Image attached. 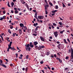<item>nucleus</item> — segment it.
<instances>
[{
    "label": "nucleus",
    "mask_w": 73,
    "mask_h": 73,
    "mask_svg": "<svg viewBox=\"0 0 73 73\" xmlns=\"http://www.w3.org/2000/svg\"><path fill=\"white\" fill-rule=\"evenodd\" d=\"M9 38H8V37H7L6 38V40H9Z\"/></svg>",
    "instance_id": "nucleus-49"
},
{
    "label": "nucleus",
    "mask_w": 73,
    "mask_h": 73,
    "mask_svg": "<svg viewBox=\"0 0 73 73\" xmlns=\"http://www.w3.org/2000/svg\"><path fill=\"white\" fill-rule=\"evenodd\" d=\"M38 17L39 20H41V19H43V18H44V17L42 16H38Z\"/></svg>",
    "instance_id": "nucleus-5"
},
{
    "label": "nucleus",
    "mask_w": 73,
    "mask_h": 73,
    "mask_svg": "<svg viewBox=\"0 0 73 73\" xmlns=\"http://www.w3.org/2000/svg\"><path fill=\"white\" fill-rule=\"evenodd\" d=\"M19 59H22V58H23L20 56L19 57Z\"/></svg>",
    "instance_id": "nucleus-62"
},
{
    "label": "nucleus",
    "mask_w": 73,
    "mask_h": 73,
    "mask_svg": "<svg viewBox=\"0 0 73 73\" xmlns=\"http://www.w3.org/2000/svg\"><path fill=\"white\" fill-rule=\"evenodd\" d=\"M44 69H47L48 68H47V67H44Z\"/></svg>",
    "instance_id": "nucleus-57"
},
{
    "label": "nucleus",
    "mask_w": 73,
    "mask_h": 73,
    "mask_svg": "<svg viewBox=\"0 0 73 73\" xmlns=\"http://www.w3.org/2000/svg\"><path fill=\"white\" fill-rule=\"evenodd\" d=\"M28 68H25V71H26V72H27V70H28Z\"/></svg>",
    "instance_id": "nucleus-51"
},
{
    "label": "nucleus",
    "mask_w": 73,
    "mask_h": 73,
    "mask_svg": "<svg viewBox=\"0 0 73 73\" xmlns=\"http://www.w3.org/2000/svg\"><path fill=\"white\" fill-rule=\"evenodd\" d=\"M7 6L9 7H10L11 8V6L9 5V1H8L7 2Z\"/></svg>",
    "instance_id": "nucleus-14"
},
{
    "label": "nucleus",
    "mask_w": 73,
    "mask_h": 73,
    "mask_svg": "<svg viewBox=\"0 0 73 73\" xmlns=\"http://www.w3.org/2000/svg\"><path fill=\"white\" fill-rule=\"evenodd\" d=\"M56 43L58 44H60V42L59 41H57L56 42Z\"/></svg>",
    "instance_id": "nucleus-58"
},
{
    "label": "nucleus",
    "mask_w": 73,
    "mask_h": 73,
    "mask_svg": "<svg viewBox=\"0 0 73 73\" xmlns=\"http://www.w3.org/2000/svg\"><path fill=\"white\" fill-rule=\"evenodd\" d=\"M23 28H24L25 29V30H27V28L25 26H24Z\"/></svg>",
    "instance_id": "nucleus-30"
},
{
    "label": "nucleus",
    "mask_w": 73,
    "mask_h": 73,
    "mask_svg": "<svg viewBox=\"0 0 73 73\" xmlns=\"http://www.w3.org/2000/svg\"><path fill=\"white\" fill-rule=\"evenodd\" d=\"M44 1L45 2L46 4H48V2H47V1L46 0H44Z\"/></svg>",
    "instance_id": "nucleus-37"
},
{
    "label": "nucleus",
    "mask_w": 73,
    "mask_h": 73,
    "mask_svg": "<svg viewBox=\"0 0 73 73\" xmlns=\"http://www.w3.org/2000/svg\"><path fill=\"white\" fill-rule=\"evenodd\" d=\"M8 32L10 34L11 33V31H10V29H9L8 30Z\"/></svg>",
    "instance_id": "nucleus-26"
},
{
    "label": "nucleus",
    "mask_w": 73,
    "mask_h": 73,
    "mask_svg": "<svg viewBox=\"0 0 73 73\" xmlns=\"http://www.w3.org/2000/svg\"><path fill=\"white\" fill-rule=\"evenodd\" d=\"M54 57H57V56L56 55V54H55L54 55Z\"/></svg>",
    "instance_id": "nucleus-63"
},
{
    "label": "nucleus",
    "mask_w": 73,
    "mask_h": 73,
    "mask_svg": "<svg viewBox=\"0 0 73 73\" xmlns=\"http://www.w3.org/2000/svg\"><path fill=\"white\" fill-rule=\"evenodd\" d=\"M40 38L41 41H43V42H45V40H44V37H42V36H41L40 37Z\"/></svg>",
    "instance_id": "nucleus-7"
},
{
    "label": "nucleus",
    "mask_w": 73,
    "mask_h": 73,
    "mask_svg": "<svg viewBox=\"0 0 73 73\" xmlns=\"http://www.w3.org/2000/svg\"><path fill=\"white\" fill-rule=\"evenodd\" d=\"M35 15L36 16H37V12H36Z\"/></svg>",
    "instance_id": "nucleus-47"
},
{
    "label": "nucleus",
    "mask_w": 73,
    "mask_h": 73,
    "mask_svg": "<svg viewBox=\"0 0 73 73\" xmlns=\"http://www.w3.org/2000/svg\"><path fill=\"white\" fill-rule=\"evenodd\" d=\"M33 44V43L32 42H30L29 43L30 46L31 48H33V47H34V45L32 44Z\"/></svg>",
    "instance_id": "nucleus-6"
},
{
    "label": "nucleus",
    "mask_w": 73,
    "mask_h": 73,
    "mask_svg": "<svg viewBox=\"0 0 73 73\" xmlns=\"http://www.w3.org/2000/svg\"><path fill=\"white\" fill-rule=\"evenodd\" d=\"M70 49L71 51V56L72 59H73L72 60H71V61H72V62H73V48H71Z\"/></svg>",
    "instance_id": "nucleus-2"
},
{
    "label": "nucleus",
    "mask_w": 73,
    "mask_h": 73,
    "mask_svg": "<svg viewBox=\"0 0 73 73\" xmlns=\"http://www.w3.org/2000/svg\"><path fill=\"white\" fill-rule=\"evenodd\" d=\"M40 63L41 64H42L44 63V61L42 60L40 62Z\"/></svg>",
    "instance_id": "nucleus-29"
},
{
    "label": "nucleus",
    "mask_w": 73,
    "mask_h": 73,
    "mask_svg": "<svg viewBox=\"0 0 73 73\" xmlns=\"http://www.w3.org/2000/svg\"><path fill=\"white\" fill-rule=\"evenodd\" d=\"M51 57L52 58H54V56H53L52 55H51Z\"/></svg>",
    "instance_id": "nucleus-56"
},
{
    "label": "nucleus",
    "mask_w": 73,
    "mask_h": 73,
    "mask_svg": "<svg viewBox=\"0 0 73 73\" xmlns=\"http://www.w3.org/2000/svg\"><path fill=\"white\" fill-rule=\"evenodd\" d=\"M29 31H30L29 29H27V33H29Z\"/></svg>",
    "instance_id": "nucleus-42"
},
{
    "label": "nucleus",
    "mask_w": 73,
    "mask_h": 73,
    "mask_svg": "<svg viewBox=\"0 0 73 73\" xmlns=\"http://www.w3.org/2000/svg\"><path fill=\"white\" fill-rule=\"evenodd\" d=\"M46 54L47 56H49L50 54V53L48 52H47Z\"/></svg>",
    "instance_id": "nucleus-17"
},
{
    "label": "nucleus",
    "mask_w": 73,
    "mask_h": 73,
    "mask_svg": "<svg viewBox=\"0 0 73 73\" xmlns=\"http://www.w3.org/2000/svg\"><path fill=\"white\" fill-rule=\"evenodd\" d=\"M57 47H58V49H61V46H57Z\"/></svg>",
    "instance_id": "nucleus-33"
},
{
    "label": "nucleus",
    "mask_w": 73,
    "mask_h": 73,
    "mask_svg": "<svg viewBox=\"0 0 73 73\" xmlns=\"http://www.w3.org/2000/svg\"><path fill=\"white\" fill-rule=\"evenodd\" d=\"M58 24H59V25H62V23H61V22H59L58 23Z\"/></svg>",
    "instance_id": "nucleus-34"
},
{
    "label": "nucleus",
    "mask_w": 73,
    "mask_h": 73,
    "mask_svg": "<svg viewBox=\"0 0 73 73\" xmlns=\"http://www.w3.org/2000/svg\"><path fill=\"white\" fill-rule=\"evenodd\" d=\"M38 25V23H34L33 24V26H34L35 27H36V26Z\"/></svg>",
    "instance_id": "nucleus-10"
},
{
    "label": "nucleus",
    "mask_w": 73,
    "mask_h": 73,
    "mask_svg": "<svg viewBox=\"0 0 73 73\" xmlns=\"http://www.w3.org/2000/svg\"><path fill=\"white\" fill-rule=\"evenodd\" d=\"M18 31L19 32V33L20 34H21H21H22V31H21V30L20 29Z\"/></svg>",
    "instance_id": "nucleus-11"
},
{
    "label": "nucleus",
    "mask_w": 73,
    "mask_h": 73,
    "mask_svg": "<svg viewBox=\"0 0 73 73\" xmlns=\"http://www.w3.org/2000/svg\"><path fill=\"white\" fill-rule=\"evenodd\" d=\"M65 31L64 30L60 32V34H63V32H65Z\"/></svg>",
    "instance_id": "nucleus-13"
},
{
    "label": "nucleus",
    "mask_w": 73,
    "mask_h": 73,
    "mask_svg": "<svg viewBox=\"0 0 73 73\" xmlns=\"http://www.w3.org/2000/svg\"><path fill=\"white\" fill-rule=\"evenodd\" d=\"M35 48L36 50L38 49V50H39L41 49H42V48H45V46H39V47L38 46H35Z\"/></svg>",
    "instance_id": "nucleus-1"
},
{
    "label": "nucleus",
    "mask_w": 73,
    "mask_h": 73,
    "mask_svg": "<svg viewBox=\"0 0 73 73\" xmlns=\"http://www.w3.org/2000/svg\"><path fill=\"white\" fill-rule=\"evenodd\" d=\"M42 21L41 20H40V23H42Z\"/></svg>",
    "instance_id": "nucleus-64"
},
{
    "label": "nucleus",
    "mask_w": 73,
    "mask_h": 73,
    "mask_svg": "<svg viewBox=\"0 0 73 73\" xmlns=\"http://www.w3.org/2000/svg\"><path fill=\"white\" fill-rule=\"evenodd\" d=\"M14 4H15V3H14L13 2H12L11 3V5H14Z\"/></svg>",
    "instance_id": "nucleus-41"
},
{
    "label": "nucleus",
    "mask_w": 73,
    "mask_h": 73,
    "mask_svg": "<svg viewBox=\"0 0 73 73\" xmlns=\"http://www.w3.org/2000/svg\"><path fill=\"white\" fill-rule=\"evenodd\" d=\"M59 61V62H60V63H62V60H61L60 59Z\"/></svg>",
    "instance_id": "nucleus-35"
},
{
    "label": "nucleus",
    "mask_w": 73,
    "mask_h": 73,
    "mask_svg": "<svg viewBox=\"0 0 73 73\" xmlns=\"http://www.w3.org/2000/svg\"><path fill=\"white\" fill-rule=\"evenodd\" d=\"M55 9H58V7L57 5L55 6Z\"/></svg>",
    "instance_id": "nucleus-27"
},
{
    "label": "nucleus",
    "mask_w": 73,
    "mask_h": 73,
    "mask_svg": "<svg viewBox=\"0 0 73 73\" xmlns=\"http://www.w3.org/2000/svg\"><path fill=\"white\" fill-rule=\"evenodd\" d=\"M49 4H50L51 6H53V4L51 2H49Z\"/></svg>",
    "instance_id": "nucleus-24"
},
{
    "label": "nucleus",
    "mask_w": 73,
    "mask_h": 73,
    "mask_svg": "<svg viewBox=\"0 0 73 73\" xmlns=\"http://www.w3.org/2000/svg\"><path fill=\"white\" fill-rule=\"evenodd\" d=\"M2 66H3V67H4V68H7V66H6L4 64H3L2 65Z\"/></svg>",
    "instance_id": "nucleus-25"
},
{
    "label": "nucleus",
    "mask_w": 73,
    "mask_h": 73,
    "mask_svg": "<svg viewBox=\"0 0 73 73\" xmlns=\"http://www.w3.org/2000/svg\"><path fill=\"white\" fill-rule=\"evenodd\" d=\"M3 20V18H2V17H1V19H0V20Z\"/></svg>",
    "instance_id": "nucleus-55"
},
{
    "label": "nucleus",
    "mask_w": 73,
    "mask_h": 73,
    "mask_svg": "<svg viewBox=\"0 0 73 73\" xmlns=\"http://www.w3.org/2000/svg\"><path fill=\"white\" fill-rule=\"evenodd\" d=\"M5 17H6V16H3L2 17V19H3V20H5Z\"/></svg>",
    "instance_id": "nucleus-23"
},
{
    "label": "nucleus",
    "mask_w": 73,
    "mask_h": 73,
    "mask_svg": "<svg viewBox=\"0 0 73 73\" xmlns=\"http://www.w3.org/2000/svg\"><path fill=\"white\" fill-rule=\"evenodd\" d=\"M18 11H15V14H17V13H18Z\"/></svg>",
    "instance_id": "nucleus-22"
},
{
    "label": "nucleus",
    "mask_w": 73,
    "mask_h": 73,
    "mask_svg": "<svg viewBox=\"0 0 73 73\" xmlns=\"http://www.w3.org/2000/svg\"><path fill=\"white\" fill-rule=\"evenodd\" d=\"M71 52V51H70V49H68V53H70Z\"/></svg>",
    "instance_id": "nucleus-39"
},
{
    "label": "nucleus",
    "mask_w": 73,
    "mask_h": 73,
    "mask_svg": "<svg viewBox=\"0 0 73 73\" xmlns=\"http://www.w3.org/2000/svg\"><path fill=\"white\" fill-rule=\"evenodd\" d=\"M58 32L57 31H55L54 33V34L56 37H57L58 36Z\"/></svg>",
    "instance_id": "nucleus-4"
},
{
    "label": "nucleus",
    "mask_w": 73,
    "mask_h": 73,
    "mask_svg": "<svg viewBox=\"0 0 73 73\" xmlns=\"http://www.w3.org/2000/svg\"><path fill=\"white\" fill-rule=\"evenodd\" d=\"M12 42L11 41V42H10V44H9L8 45H9V46H11V45H12Z\"/></svg>",
    "instance_id": "nucleus-21"
},
{
    "label": "nucleus",
    "mask_w": 73,
    "mask_h": 73,
    "mask_svg": "<svg viewBox=\"0 0 73 73\" xmlns=\"http://www.w3.org/2000/svg\"><path fill=\"white\" fill-rule=\"evenodd\" d=\"M64 42H65L66 44H67L68 42H66V39H64Z\"/></svg>",
    "instance_id": "nucleus-16"
},
{
    "label": "nucleus",
    "mask_w": 73,
    "mask_h": 73,
    "mask_svg": "<svg viewBox=\"0 0 73 73\" xmlns=\"http://www.w3.org/2000/svg\"><path fill=\"white\" fill-rule=\"evenodd\" d=\"M53 25H54V26H57V24L54 23H53Z\"/></svg>",
    "instance_id": "nucleus-31"
},
{
    "label": "nucleus",
    "mask_w": 73,
    "mask_h": 73,
    "mask_svg": "<svg viewBox=\"0 0 73 73\" xmlns=\"http://www.w3.org/2000/svg\"><path fill=\"white\" fill-rule=\"evenodd\" d=\"M5 60H6L7 62H9V60H8V59H5Z\"/></svg>",
    "instance_id": "nucleus-45"
},
{
    "label": "nucleus",
    "mask_w": 73,
    "mask_h": 73,
    "mask_svg": "<svg viewBox=\"0 0 73 73\" xmlns=\"http://www.w3.org/2000/svg\"><path fill=\"white\" fill-rule=\"evenodd\" d=\"M12 36H13V37H15V34L14 33H13V34Z\"/></svg>",
    "instance_id": "nucleus-54"
},
{
    "label": "nucleus",
    "mask_w": 73,
    "mask_h": 73,
    "mask_svg": "<svg viewBox=\"0 0 73 73\" xmlns=\"http://www.w3.org/2000/svg\"><path fill=\"white\" fill-rule=\"evenodd\" d=\"M44 7L48 8V7H49V5H46L44 6Z\"/></svg>",
    "instance_id": "nucleus-20"
},
{
    "label": "nucleus",
    "mask_w": 73,
    "mask_h": 73,
    "mask_svg": "<svg viewBox=\"0 0 73 73\" xmlns=\"http://www.w3.org/2000/svg\"><path fill=\"white\" fill-rule=\"evenodd\" d=\"M57 11V10H55L54 11V13H56V12Z\"/></svg>",
    "instance_id": "nucleus-60"
},
{
    "label": "nucleus",
    "mask_w": 73,
    "mask_h": 73,
    "mask_svg": "<svg viewBox=\"0 0 73 73\" xmlns=\"http://www.w3.org/2000/svg\"><path fill=\"white\" fill-rule=\"evenodd\" d=\"M29 46H30V45H29V44H28L26 45V47H27V48H29Z\"/></svg>",
    "instance_id": "nucleus-15"
},
{
    "label": "nucleus",
    "mask_w": 73,
    "mask_h": 73,
    "mask_svg": "<svg viewBox=\"0 0 73 73\" xmlns=\"http://www.w3.org/2000/svg\"><path fill=\"white\" fill-rule=\"evenodd\" d=\"M20 25L21 27H23V28L24 26V24H23V23H20Z\"/></svg>",
    "instance_id": "nucleus-9"
},
{
    "label": "nucleus",
    "mask_w": 73,
    "mask_h": 73,
    "mask_svg": "<svg viewBox=\"0 0 73 73\" xmlns=\"http://www.w3.org/2000/svg\"><path fill=\"white\" fill-rule=\"evenodd\" d=\"M21 2L22 3V4H24L25 3V2L24 1V0H23L22 1H21Z\"/></svg>",
    "instance_id": "nucleus-12"
},
{
    "label": "nucleus",
    "mask_w": 73,
    "mask_h": 73,
    "mask_svg": "<svg viewBox=\"0 0 73 73\" xmlns=\"http://www.w3.org/2000/svg\"><path fill=\"white\" fill-rule=\"evenodd\" d=\"M33 36H36L37 35L35 34H33Z\"/></svg>",
    "instance_id": "nucleus-40"
},
{
    "label": "nucleus",
    "mask_w": 73,
    "mask_h": 73,
    "mask_svg": "<svg viewBox=\"0 0 73 73\" xmlns=\"http://www.w3.org/2000/svg\"><path fill=\"white\" fill-rule=\"evenodd\" d=\"M56 59H57V60H59L60 59L59 58H56Z\"/></svg>",
    "instance_id": "nucleus-59"
},
{
    "label": "nucleus",
    "mask_w": 73,
    "mask_h": 73,
    "mask_svg": "<svg viewBox=\"0 0 73 73\" xmlns=\"http://www.w3.org/2000/svg\"><path fill=\"white\" fill-rule=\"evenodd\" d=\"M14 9L15 10V11H17V9L16 8H14Z\"/></svg>",
    "instance_id": "nucleus-48"
},
{
    "label": "nucleus",
    "mask_w": 73,
    "mask_h": 73,
    "mask_svg": "<svg viewBox=\"0 0 73 73\" xmlns=\"http://www.w3.org/2000/svg\"><path fill=\"white\" fill-rule=\"evenodd\" d=\"M67 41H68L69 42H70V40H69V38H68L67 39Z\"/></svg>",
    "instance_id": "nucleus-53"
},
{
    "label": "nucleus",
    "mask_w": 73,
    "mask_h": 73,
    "mask_svg": "<svg viewBox=\"0 0 73 73\" xmlns=\"http://www.w3.org/2000/svg\"><path fill=\"white\" fill-rule=\"evenodd\" d=\"M0 62L1 64H2L3 63V60H0Z\"/></svg>",
    "instance_id": "nucleus-46"
},
{
    "label": "nucleus",
    "mask_w": 73,
    "mask_h": 73,
    "mask_svg": "<svg viewBox=\"0 0 73 73\" xmlns=\"http://www.w3.org/2000/svg\"><path fill=\"white\" fill-rule=\"evenodd\" d=\"M68 58H69V56H66V59L67 60V59H68Z\"/></svg>",
    "instance_id": "nucleus-52"
},
{
    "label": "nucleus",
    "mask_w": 73,
    "mask_h": 73,
    "mask_svg": "<svg viewBox=\"0 0 73 73\" xmlns=\"http://www.w3.org/2000/svg\"><path fill=\"white\" fill-rule=\"evenodd\" d=\"M45 14L46 15H48V12L47 11V10H45Z\"/></svg>",
    "instance_id": "nucleus-36"
},
{
    "label": "nucleus",
    "mask_w": 73,
    "mask_h": 73,
    "mask_svg": "<svg viewBox=\"0 0 73 73\" xmlns=\"http://www.w3.org/2000/svg\"><path fill=\"white\" fill-rule=\"evenodd\" d=\"M26 58L27 59H28V58H29V55H27L26 56Z\"/></svg>",
    "instance_id": "nucleus-19"
},
{
    "label": "nucleus",
    "mask_w": 73,
    "mask_h": 73,
    "mask_svg": "<svg viewBox=\"0 0 73 73\" xmlns=\"http://www.w3.org/2000/svg\"><path fill=\"white\" fill-rule=\"evenodd\" d=\"M62 4H63V7H66V6L65 5V4H64L63 3H62Z\"/></svg>",
    "instance_id": "nucleus-32"
},
{
    "label": "nucleus",
    "mask_w": 73,
    "mask_h": 73,
    "mask_svg": "<svg viewBox=\"0 0 73 73\" xmlns=\"http://www.w3.org/2000/svg\"><path fill=\"white\" fill-rule=\"evenodd\" d=\"M13 64H10V66H13Z\"/></svg>",
    "instance_id": "nucleus-38"
},
{
    "label": "nucleus",
    "mask_w": 73,
    "mask_h": 73,
    "mask_svg": "<svg viewBox=\"0 0 73 73\" xmlns=\"http://www.w3.org/2000/svg\"><path fill=\"white\" fill-rule=\"evenodd\" d=\"M8 48H9V49H11V50H16V49L13 46L12 47H11V46L8 45Z\"/></svg>",
    "instance_id": "nucleus-3"
},
{
    "label": "nucleus",
    "mask_w": 73,
    "mask_h": 73,
    "mask_svg": "<svg viewBox=\"0 0 73 73\" xmlns=\"http://www.w3.org/2000/svg\"><path fill=\"white\" fill-rule=\"evenodd\" d=\"M7 51V52H9V49L8 48Z\"/></svg>",
    "instance_id": "nucleus-61"
},
{
    "label": "nucleus",
    "mask_w": 73,
    "mask_h": 73,
    "mask_svg": "<svg viewBox=\"0 0 73 73\" xmlns=\"http://www.w3.org/2000/svg\"><path fill=\"white\" fill-rule=\"evenodd\" d=\"M64 46V45L63 44H58V45L57 46Z\"/></svg>",
    "instance_id": "nucleus-18"
},
{
    "label": "nucleus",
    "mask_w": 73,
    "mask_h": 73,
    "mask_svg": "<svg viewBox=\"0 0 73 73\" xmlns=\"http://www.w3.org/2000/svg\"><path fill=\"white\" fill-rule=\"evenodd\" d=\"M15 56H16V58H17V57H18V54H17V53L15 54Z\"/></svg>",
    "instance_id": "nucleus-28"
},
{
    "label": "nucleus",
    "mask_w": 73,
    "mask_h": 73,
    "mask_svg": "<svg viewBox=\"0 0 73 73\" xmlns=\"http://www.w3.org/2000/svg\"><path fill=\"white\" fill-rule=\"evenodd\" d=\"M33 44L35 46H36V45L38 44V42L36 41L34 42Z\"/></svg>",
    "instance_id": "nucleus-8"
},
{
    "label": "nucleus",
    "mask_w": 73,
    "mask_h": 73,
    "mask_svg": "<svg viewBox=\"0 0 73 73\" xmlns=\"http://www.w3.org/2000/svg\"><path fill=\"white\" fill-rule=\"evenodd\" d=\"M51 27H52V29H54V27H53V25H52Z\"/></svg>",
    "instance_id": "nucleus-50"
},
{
    "label": "nucleus",
    "mask_w": 73,
    "mask_h": 73,
    "mask_svg": "<svg viewBox=\"0 0 73 73\" xmlns=\"http://www.w3.org/2000/svg\"><path fill=\"white\" fill-rule=\"evenodd\" d=\"M28 51H30V50L31 49V47H29L28 48Z\"/></svg>",
    "instance_id": "nucleus-43"
},
{
    "label": "nucleus",
    "mask_w": 73,
    "mask_h": 73,
    "mask_svg": "<svg viewBox=\"0 0 73 73\" xmlns=\"http://www.w3.org/2000/svg\"><path fill=\"white\" fill-rule=\"evenodd\" d=\"M13 26H12L11 27V26H10V28H11V29H13Z\"/></svg>",
    "instance_id": "nucleus-44"
}]
</instances>
